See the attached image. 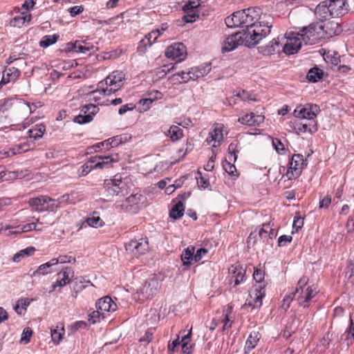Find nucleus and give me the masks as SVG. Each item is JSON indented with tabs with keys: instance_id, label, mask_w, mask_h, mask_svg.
<instances>
[{
	"instance_id": "obj_1",
	"label": "nucleus",
	"mask_w": 354,
	"mask_h": 354,
	"mask_svg": "<svg viewBox=\"0 0 354 354\" xmlns=\"http://www.w3.org/2000/svg\"><path fill=\"white\" fill-rule=\"evenodd\" d=\"M261 9L258 8H249L234 12L230 17L225 19V24L228 27L251 28L257 24V21L259 19Z\"/></svg>"
},
{
	"instance_id": "obj_2",
	"label": "nucleus",
	"mask_w": 354,
	"mask_h": 354,
	"mask_svg": "<svg viewBox=\"0 0 354 354\" xmlns=\"http://www.w3.org/2000/svg\"><path fill=\"white\" fill-rule=\"evenodd\" d=\"M124 75L122 71H115L97 84V90L104 95H109L118 91L124 84Z\"/></svg>"
},
{
	"instance_id": "obj_3",
	"label": "nucleus",
	"mask_w": 354,
	"mask_h": 354,
	"mask_svg": "<svg viewBox=\"0 0 354 354\" xmlns=\"http://www.w3.org/2000/svg\"><path fill=\"white\" fill-rule=\"evenodd\" d=\"M270 26L262 28L261 26H254L251 28L243 29L238 32L241 35L243 45L248 47H253L257 45L263 37H265L270 32Z\"/></svg>"
},
{
	"instance_id": "obj_4",
	"label": "nucleus",
	"mask_w": 354,
	"mask_h": 354,
	"mask_svg": "<svg viewBox=\"0 0 354 354\" xmlns=\"http://www.w3.org/2000/svg\"><path fill=\"white\" fill-rule=\"evenodd\" d=\"M104 194L106 197L124 196L128 194L129 187L120 176L115 175L113 178L104 181Z\"/></svg>"
},
{
	"instance_id": "obj_5",
	"label": "nucleus",
	"mask_w": 354,
	"mask_h": 354,
	"mask_svg": "<svg viewBox=\"0 0 354 354\" xmlns=\"http://www.w3.org/2000/svg\"><path fill=\"white\" fill-rule=\"evenodd\" d=\"M299 32L305 44H315L324 38V32L319 23L310 24L302 28Z\"/></svg>"
},
{
	"instance_id": "obj_6",
	"label": "nucleus",
	"mask_w": 354,
	"mask_h": 354,
	"mask_svg": "<svg viewBox=\"0 0 354 354\" xmlns=\"http://www.w3.org/2000/svg\"><path fill=\"white\" fill-rule=\"evenodd\" d=\"M160 281L161 279L156 275H153L147 279L136 292L138 299L140 301H144L147 299H151L157 294L160 289Z\"/></svg>"
},
{
	"instance_id": "obj_7",
	"label": "nucleus",
	"mask_w": 354,
	"mask_h": 354,
	"mask_svg": "<svg viewBox=\"0 0 354 354\" xmlns=\"http://www.w3.org/2000/svg\"><path fill=\"white\" fill-rule=\"evenodd\" d=\"M281 39H286L282 50L287 55H293L297 53L303 42L299 32L295 31L286 32L285 37Z\"/></svg>"
},
{
	"instance_id": "obj_8",
	"label": "nucleus",
	"mask_w": 354,
	"mask_h": 354,
	"mask_svg": "<svg viewBox=\"0 0 354 354\" xmlns=\"http://www.w3.org/2000/svg\"><path fill=\"white\" fill-rule=\"evenodd\" d=\"M265 295V287L261 284L254 285L249 291V297L245 305L253 308H260L262 305V299Z\"/></svg>"
},
{
	"instance_id": "obj_9",
	"label": "nucleus",
	"mask_w": 354,
	"mask_h": 354,
	"mask_svg": "<svg viewBox=\"0 0 354 354\" xmlns=\"http://www.w3.org/2000/svg\"><path fill=\"white\" fill-rule=\"evenodd\" d=\"M319 106L315 104L299 105L294 111V116L301 119L313 120L320 112Z\"/></svg>"
},
{
	"instance_id": "obj_10",
	"label": "nucleus",
	"mask_w": 354,
	"mask_h": 354,
	"mask_svg": "<svg viewBox=\"0 0 354 354\" xmlns=\"http://www.w3.org/2000/svg\"><path fill=\"white\" fill-rule=\"evenodd\" d=\"M127 251L136 254H145L149 250V242L147 238L134 239L125 244Z\"/></svg>"
},
{
	"instance_id": "obj_11",
	"label": "nucleus",
	"mask_w": 354,
	"mask_h": 354,
	"mask_svg": "<svg viewBox=\"0 0 354 354\" xmlns=\"http://www.w3.org/2000/svg\"><path fill=\"white\" fill-rule=\"evenodd\" d=\"M73 276V270L69 267H66L57 274L56 281L52 284L49 292H50L55 290L57 288H62L65 286L66 284L71 282Z\"/></svg>"
},
{
	"instance_id": "obj_12",
	"label": "nucleus",
	"mask_w": 354,
	"mask_h": 354,
	"mask_svg": "<svg viewBox=\"0 0 354 354\" xmlns=\"http://www.w3.org/2000/svg\"><path fill=\"white\" fill-rule=\"evenodd\" d=\"M318 290L313 286H308L305 289H302L299 294H297L296 299L300 306L306 308L309 306V302L317 294Z\"/></svg>"
},
{
	"instance_id": "obj_13",
	"label": "nucleus",
	"mask_w": 354,
	"mask_h": 354,
	"mask_svg": "<svg viewBox=\"0 0 354 354\" xmlns=\"http://www.w3.org/2000/svg\"><path fill=\"white\" fill-rule=\"evenodd\" d=\"M83 111L86 115H78L75 117L73 121L76 123L83 124L93 120V116L99 111L97 106L89 104L84 106Z\"/></svg>"
},
{
	"instance_id": "obj_14",
	"label": "nucleus",
	"mask_w": 354,
	"mask_h": 354,
	"mask_svg": "<svg viewBox=\"0 0 354 354\" xmlns=\"http://www.w3.org/2000/svg\"><path fill=\"white\" fill-rule=\"evenodd\" d=\"M327 1L332 17H342L347 13L348 6L346 0H330Z\"/></svg>"
},
{
	"instance_id": "obj_15",
	"label": "nucleus",
	"mask_w": 354,
	"mask_h": 354,
	"mask_svg": "<svg viewBox=\"0 0 354 354\" xmlns=\"http://www.w3.org/2000/svg\"><path fill=\"white\" fill-rule=\"evenodd\" d=\"M165 55L168 58L177 59L180 62L183 60L186 56L185 46L182 43L171 45L167 48Z\"/></svg>"
},
{
	"instance_id": "obj_16",
	"label": "nucleus",
	"mask_w": 354,
	"mask_h": 354,
	"mask_svg": "<svg viewBox=\"0 0 354 354\" xmlns=\"http://www.w3.org/2000/svg\"><path fill=\"white\" fill-rule=\"evenodd\" d=\"M304 164V157L301 154H294L290 162V167L287 172L289 178L300 174Z\"/></svg>"
},
{
	"instance_id": "obj_17",
	"label": "nucleus",
	"mask_w": 354,
	"mask_h": 354,
	"mask_svg": "<svg viewBox=\"0 0 354 354\" xmlns=\"http://www.w3.org/2000/svg\"><path fill=\"white\" fill-rule=\"evenodd\" d=\"M241 45H243L241 35L238 32H236L234 34L227 36L223 41L222 52L225 53L232 51L236 48L239 46Z\"/></svg>"
},
{
	"instance_id": "obj_18",
	"label": "nucleus",
	"mask_w": 354,
	"mask_h": 354,
	"mask_svg": "<svg viewBox=\"0 0 354 354\" xmlns=\"http://www.w3.org/2000/svg\"><path fill=\"white\" fill-rule=\"evenodd\" d=\"M140 197L141 195L132 194L127 197L124 201L122 202H118L115 204V207L120 210L129 212L135 209V205H137L139 203L140 201Z\"/></svg>"
},
{
	"instance_id": "obj_19",
	"label": "nucleus",
	"mask_w": 354,
	"mask_h": 354,
	"mask_svg": "<svg viewBox=\"0 0 354 354\" xmlns=\"http://www.w3.org/2000/svg\"><path fill=\"white\" fill-rule=\"evenodd\" d=\"M321 26L324 32V38L325 37H332L338 35L342 32L339 23L335 21H323V24H321Z\"/></svg>"
},
{
	"instance_id": "obj_20",
	"label": "nucleus",
	"mask_w": 354,
	"mask_h": 354,
	"mask_svg": "<svg viewBox=\"0 0 354 354\" xmlns=\"http://www.w3.org/2000/svg\"><path fill=\"white\" fill-rule=\"evenodd\" d=\"M229 273L232 279H234V286L243 281L245 278V269L239 264L232 265L229 268Z\"/></svg>"
},
{
	"instance_id": "obj_21",
	"label": "nucleus",
	"mask_w": 354,
	"mask_h": 354,
	"mask_svg": "<svg viewBox=\"0 0 354 354\" xmlns=\"http://www.w3.org/2000/svg\"><path fill=\"white\" fill-rule=\"evenodd\" d=\"M93 159H97L95 164V168L97 169H104L109 167L111 165L112 162H118L119 160L118 154H112L111 156H97L93 158Z\"/></svg>"
},
{
	"instance_id": "obj_22",
	"label": "nucleus",
	"mask_w": 354,
	"mask_h": 354,
	"mask_svg": "<svg viewBox=\"0 0 354 354\" xmlns=\"http://www.w3.org/2000/svg\"><path fill=\"white\" fill-rule=\"evenodd\" d=\"M94 48L93 46H84L82 41H75V42H68L66 44L64 50L68 53H86Z\"/></svg>"
},
{
	"instance_id": "obj_23",
	"label": "nucleus",
	"mask_w": 354,
	"mask_h": 354,
	"mask_svg": "<svg viewBox=\"0 0 354 354\" xmlns=\"http://www.w3.org/2000/svg\"><path fill=\"white\" fill-rule=\"evenodd\" d=\"M315 14L317 17L322 21H326L330 17H332L330 10L327 1L321 2L315 9Z\"/></svg>"
},
{
	"instance_id": "obj_24",
	"label": "nucleus",
	"mask_w": 354,
	"mask_h": 354,
	"mask_svg": "<svg viewBox=\"0 0 354 354\" xmlns=\"http://www.w3.org/2000/svg\"><path fill=\"white\" fill-rule=\"evenodd\" d=\"M96 307L101 311L109 312L116 310V304L110 297H104L100 299L96 303Z\"/></svg>"
},
{
	"instance_id": "obj_25",
	"label": "nucleus",
	"mask_w": 354,
	"mask_h": 354,
	"mask_svg": "<svg viewBox=\"0 0 354 354\" xmlns=\"http://www.w3.org/2000/svg\"><path fill=\"white\" fill-rule=\"evenodd\" d=\"M263 121V116L257 115L254 113H247L238 119L239 122H240L242 124H246L248 126L259 124Z\"/></svg>"
},
{
	"instance_id": "obj_26",
	"label": "nucleus",
	"mask_w": 354,
	"mask_h": 354,
	"mask_svg": "<svg viewBox=\"0 0 354 354\" xmlns=\"http://www.w3.org/2000/svg\"><path fill=\"white\" fill-rule=\"evenodd\" d=\"M19 75V71L15 67L5 69L3 73L2 79L0 82V87L11 81L15 80Z\"/></svg>"
},
{
	"instance_id": "obj_27",
	"label": "nucleus",
	"mask_w": 354,
	"mask_h": 354,
	"mask_svg": "<svg viewBox=\"0 0 354 354\" xmlns=\"http://www.w3.org/2000/svg\"><path fill=\"white\" fill-rule=\"evenodd\" d=\"M71 257L59 256L58 258L52 259L48 262L46 263V274L53 271H57V266L59 263H64L71 262Z\"/></svg>"
},
{
	"instance_id": "obj_28",
	"label": "nucleus",
	"mask_w": 354,
	"mask_h": 354,
	"mask_svg": "<svg viewBox=\"0 0 354 354\" xmlns=\"http://www.w3.org/2000/svg\"><path fill=\"white\" fill-rule=\"evenodd\" d=\"M31 19V15L27 13H21V15L16 16L10 20V24L13 27L20 28L26 22H29Z\"/></svg>"
},
{
	"instance_id": "obj_29",
	"label": "nucleus",
	"mask_w": 354,
	"mask_h": 354,
	"mask_svg": "<svg viewBox=\"0 0 354 354\" xmlns=\"http://www.w3.org/2000/svg\"><path fill=\"white\" fill-rule=\"evenodd\" d=\"M28 148H25L24 146L18 145L15 147L10 148L8 149H4L0 151V159L6 158L15 156L17 153H20L22 151H26Z\"/></svg>"
},
{
	"instance_id": "obj_30",
	"label": "nucleus",
	"mask_w": 354,
	"mask_h": 354,
	"mask_svg": "<svg viewBox=\"0 0 354 354\" xmlns=\"http://www.w3.org/2000/svg\"><path fill=\"white\" fill-rule=\"evenodd\" d=\"M184 204L182 201H178L175 204L169 211V216L175 220L180 218L184 214Z\"/></svg>"
},
{
	"instance_id": "obj_31",
	"label": "nucleus",
	"mask_w": 354,
	"mask_h": 354,
	"mask_svg": "<svg viewBox=\"0 0 354 354\" xmlns=\"http://www.w3.org/2000/svg\"><path fill=\"white\" fill-rule=\"evenodd\" d=\"M166 136L169 137L173 142H176L183 136V131L179 127L172 125L167 131Z\"/></svg>"
},
{
	"instance_id": "obj_32",
	"label": "nucleus",
	"mask_w": 354,
	"mask_h": 354,
	"mask_svg": "<svg viewBox=\"0 0 354 354\" xmlns=\"http://www.w3.org/2000/svg\"><path fill=\"white\" fill-rule=\"evenodd\" d=\"M36 222L32 221L30 223L24 225L22 226L18 225L16 227V229H19L21 232H26L32 230L41 231L43 230V223L39 222L38 219L35 220Z\"/></svg>"
},
{
	"instance_id": "obj_33",
	"label": "nucleus",
	"mask_w": 354,
	"mask_h": 354,
	"mask_svg": "<svg viewBox=\"0 0 354 354\" xmlns=\"http://www.w3.org/2000/svg\"><path fill=\"white\" fill-rule=\"evenodd\" d=\"M35 251V248L32 246L21 250L13 256L12 260L14 262H20L24 258L32 255Z\"/></svg>"
},
{
	"instance_id": "obj_34",
	"label": "nucleus",
	"mask_w": 354,
	"mask_h": 354,
	"mask_svg": "<svg viewBox=\"0 0 354 354\" xmlns=\"http://www.w3.org/2000/svg\"><path fill=\"white\" fill-rule=\"evenodd\" d=\"M259 339V333L257 332H252L249 335L245 346V352L248 353L253 349L257 345Z\"/></svg>"
},
{
	"instance_id": "obj_35",
	"label": "nucleus",
	"mask_w": 354,
	"mask_h": 354,
	"mask_svg": "<svg viewBox=\"0 0 354 354\" xmlns=\"http://www.w3.org/2000/svg\"><path fill=\"white\" fill-rule=\"evenodd\" d=\"M195 248L193 246H189L184 250L181 254V260L183 266H189L191 263V260H194Z\"/></svg>"
},
{
	"instance_id": "obj_36",
	"label": "nucleus",
	"mask_w": 354,
	"mask_h": 354,
	"mask_svg": "<svg viewBox=\"0 0 354 354\" xmlns=\"http://www.w3.org/2000/svg\"><path fill=\"white\" fill-rule=\"evenodd\" d=\"M28 136L30 138L37 140L42 138L44 134V127L42 124H37L34 127L28 131Z\"/></svg>"
},
{
	"instance_id": "obj_37",
	"label": "nucleus",
	"mask_w": 354,
	"mask_h": 354,
	"mask_svg": "<svg viewBox=\"0 0 354 354\" xmlns=\"http://www.w3.org/2000/svg\"><path fill=\"white\" fill-rule=\"evenodd\" d=\"M323 71L319 68L314 67L309 70L307 74V79L312 82H316L322 79Z\"/></svg>"
},
{
	"instance_id": "obj_38",
	"label": "nucleus",
	"mask_w": 354,
	"mask_h": 354,
	"mask_svg": "<svg viewBox=\"0 0 354 354\" xmlns=\"http://www.w3.org/2000/svg\"><path fill=\"white\" fill-rule=\"evenodd\" d=\"M30 300L28 298L19 299L15 306V310L18 315L24 314V312L26 310L27 306H29Z\"/></svg>"
},
{
	"instance_id": "obj_39",
	"label": "nucleus",
	"mask_w": 354,
	"mask_h": 354,
	"mask_svg": "<svg viewBox=\"0 0 354 354\" xmlns=\"http://www.w3.org/2000/svg\"><path fill=\"white\" fill-rule=\"evenodd\" d=\"M64 334V329L63 326L59 328L58 326L56 328L51 329V338L52 341L57 344L62 339L63 335Z\"/></svg>"
},
{
	"instance_id": "obj_40",
	"label": "nucleus",
	"mask_w": 354,
	"mask_h": 354,
	"mask_svg": "<svg viewBox=\"0 0 354 354\" xmlns=\"http://www.w3.org/2000/svg\"><path fill=\"white\" fill-rule=\"evenodd\" d=\"M238 147H239V141L238 140H234L229 145V147H228V153H229L228 158L230 161L235 162L236 160V158H237L236 153L239 152Z\"/></svg>"
},
{
	"instance_id": "obj_41",
	"label": "nucleus",
	"mask_w": 354,
	"mask_h": 354,
	"mask_svg": "<svg viewBox=\"0 0 354 354\" xmlns=\"http://www.w3.org/2000/svg\"><path fill=\"white\" fill-rule=\"evenodd\" d=\"M317 124L313 125L307 124H299L297 125V130L300 133H314L317 131Z\"/></svg>"
},
{
	"instance_id": "obj_42",
	"label": "nucleus",
	"mask_w": 354,
	"mask_h": 354,
	"mask_svg": "<svg viewBox=\"0 0 354 354\" xmlns=\"http://www.w3.org/2000/svg\"><path fill=\"white\" fill-rule=\"evenodd\" d=\"M151 104V100L145 97L139 100L136 108L141 113L145 112L150 109Z\"/></svg>"
},
{
	"instance_id": "obj_43",
	"label": "nucleus",
	"mask_w": 354,
	"mask_h": 354,
	"mask_svg": "<svg viewBox=\"0 0 354 354\" xmlns=\"http://www.w3.org/2000/svg\"><path fill=\"white\" fill-rule=\"evenodd\" d=\"M210 137L212 138V140H214L215 142L220 143L223 139V126L217 125L214 128V131L210 133Z\"/></svg>"
},
{
	"instance_id": "obj_44",
	"label": "nucleus",
	"mask_w": 354,
	"mask_h": 354,
	"mask_svg": "<svg viewBox=\"0 0 354 354\" xmlns=\"http://www.w3.org/2000/svg\"><path fill=\"white\" fill-rule=\"evenodd\" d=\"M29 204L35 208V210L42 212L44 209L43 205L44 204V198L43 196L31 198L29 201Z\"/></svg>"
},
{
	"instance_id": "obj_45",
	"label": "nucleus",
	"mask_w": 354,
	"mask_h": 354,
	"mask_svg": "<svg viewBox=\"0 0 354 354\" xmlns=\"http://www.w3.org/2000/svg\"><path fill=\"white\" fill-rule=\"evenodd\" d=\"M194 73H196V79L203 77L208 74L211 71L209 64L202 65L198 67H194Z\"/></svg>"
},
{
	"instance_id": "obj_46",
	"label": "nucleus",
	"mask_w": 354,
	"mask_h": 354,
	"mask_svg": "<svg viewBox=\"0 0 354 354\" xmlns=\"http://www.w3.org/2000/svg\"><path fill=\"white\" fill-rule=\"evenodd\" d=\"M97 159H91L87 162H86L82 167V171L80 173V176H86L87 175L92 169H96L95 168V164Z\"/></svg>"
},
{
	"instance_id": "obj_47",
	"label": "nucleus",
	"mask_w": 354,
	"mask_h": 354,
	"mask_svg": "<svg viewBox=\"0 0 354 354\" xmlns=\"http://www.w3.org/2000/svg\"><path fill=\"white\" fill-rule=\"evenodd\" d=\"M350 328L345 332V340L347 342L348 345L352 344L353 341L354 340V321L352 317L350 318Z\"/></svg>"
},
{
	"instance_id": "obj_48",
	"label": "nucleus",
	"mask_w": 354,
	"mask_h": 354,
	"mask_svg": "<svg viewBox=\"0 0 354 354\" xmlns=\"http://www.w3.org/2000/svg\"><path fill=\"white\" fill-rule=\"evenodd\" d=\"M86 223L89 226L98 227L103 225L104 222L99 216L93 214L91 217L86 219Z\"/></svg>"
},
{
	"instance_id": "obj_49",
	"label": "nucleus",
	"mask_w": 354,
	"mask_h": 354,
	"mask_svg": "<svg viewBox=\"0 0 354 354\" xmlns=\"http://www.w3.org/2000/svg\"><path fill=\"white\" fill-rule=\"evenodd\" d=\"M153 41H151V40H149L147 38H144L142 39L138 46V52L140 53V54H144L147 49L149 47H151L153 44Z\"/></svg>"
},
{
	"instance_id": "obj_50",
	"label": "nucleus",
	"mask_w": 354,
	"mask_h": 354,
	"mask_svg": "<svg viewBox=\"0 0 354 354\" xmlns=\"http://www.w3.org/2000/svg\"><path fill=\"white\" fill-rule=\"evenodd\" d=\"M122 142V138H119L118 136L113 137L112 138L106 140L102 142L99 143V145H104L106 148L113 147L117 146L119 143Z\"/></svg>"
},
{
	"instance_id": "obj_51",
	"label": "nucleus",
	"mask_w": 354,
	"mask_h": 354,
	"mask_svg": "<svg viewBox=\"0 0 354 354\" xmlns=\"http://www.w3.org/2000/svg\"><path fill=\"white\" fill-rule=\"evenodd\" d=\"M32 335V330L30 328L26 327L24 329L21 337L20 339V343L26 344L30 342V337Z\"/></svg>"
},
{
	"instance_id": "obj_52",
	"label": "nucleus",
	"mask_w": 354,
	"mask_h": 354,
	"mask_svg": "<svg viewBox=\"0 0 354 354\" xmlns=\"http://www.w3.org/2000/svg\"><path fill=\"white\" fill-rule=\"evenodd\" d=\"M304 225V218L301 217L299 212H297L294 217L292 227L297 232Z\"/></svg>"
},
{
	"instance_id": "obj_53",
	"label": "nucleus",
	"mask_w": 354,
	"mask_h": 354,
	"mask_svg": "<svg viewBox=\"0 0 354 354\" xmlns=\"http://www.w3.org/2000/svg\"><path fill=\"white\" fill-rule=\"evenodd\" d=\"M223 167L225 171L230 174V176H236L235 174L236 172V167L231 163V161L225 160L223 164Z\"/></svg>"
},
{
	"instance_id": "obj_54",
	"label": "nucleus",
	"mask_w": 354,
	"mask_h": 354,
	"mask_svg": "<svg viewBox=\"0 0 354 354\" xmlns=\"http://www.w3.org/2000/svg\"><path fill=\"white\" fill-rule=\"evenodd\" d=\"M235 97H237L240 100L246 101V100H255V98L252 96V95L245 91L244 90L241 91H238L235 94Z\"/></svg>"
},
{
	"instance_id": "obj_55",
	"label": "nucleus",
	"mask_w": 354,
	"mask_h": 354,
	"mask_svg": "<svg viewBox=\"0 0 354 354\" xmlns=\"http://www.w3.org/2000/svg\"><path fill=\"white\" fill-rule=\"evenodd\" d=\"M331 203V197L329 195H325L323 196H320L319 198V207L322 208H328L330 204Z\"/></svg>"
},
{
	"instance_id": "obj_56",
	"label": "nucleus",
	"mask_w": 354,
	"mask_h": 354,
	"mask_svg": "<svg viewBox=\"0 0 354 354\" xmlns=\"http://www.w3.org/2000/svg\"><path fill=\"white\" fill-rule=\"evenodd\" d=\"M308 279L306 277H302L298 281L297 283V288H296V290L294 293H292V295L294 296L297 295V294H299V292L302 290V289H305V286H306L307 283H308Z\"/></svg>"
},
{
	"instance_id": "obj_57",
	"label": "nucleus",
	"mask_w": 354,
	"mask_h": 354,
	"mask_svg": "<svg viewBox=\"0 0 354 354\" xmlns=\"http://www.w3.org/2000/svg\"><path fill=\"white\" fill-rule=\"evenodd\" d=\"M102 315V313L100 312V310H94L88 315V322L91 324H95L98 322L100 319V317Z\"/></svg>"
},
{
	"instance_id": "obj_58",
	"label": "nucleus",
	"mask_w": 354,
	"mask_h": 354,
	"mask_svg": "<svg viewBox=\"0 0 354 354\" xmlns=\"http://www.w3.org/2000/svg\"><path fill=\"white\" fill-rule=\"evenodd\" d=\"M46 204L47 205L46 210L53 212L58 207L59 201L57 202L54 199L46 197Z\"/></svg>"
},
{
	"instance_id": "obj_59",
	"label": "nucleus",
	"mask_w": 354,
	"mask_h": 354,
	"mask_svg": "<svg viewBox=\"0 0 354 354\" xmlns=\"http://www.w3.org/2000/svg\"><path fill=\"white\" fill-rule=\"evenodd\" d=\"M163 97V95L161 92L157 90H153L147 93V98L151 100V102L153 103L154 101L160 100Z\"/></svg>"
},
{
	"instance_id": "obj_60",
	"label": "nucleus",
	"mask_w": 354,
	"mask_h": 354,
	"mask_svg": "<svg viewBox=\"0 0 354 354\" xmlns=\"http://www.w3.org/2000/svg\"><path fill=\"white\" fill-rule=\"evenodd\" d=\"M75 193H71L70 194H65L62 196L61 198L58 199L59 203H75V200L74 198V195Z\"/></svg>"
},
{
	"instance_id": "obj_61",
	"label": "nucleus",
	"mask_w": 354,
	"mask_h": 354,
	"mask_svg": "<svg viewBox=\"0 0 354 354\" xmlns=\"http://www.w3.org/2000/svg\"><path fill=\"white\" fill-rule=\"evenodd\" d=\"M272 145L278 153L282 154L284 151V145L280 140L274 138L272 140Z\"/></svg>"
},
{
	"instance_id": "obj_62",
	"label": "nucleus",
	"mask_w": 354,
	"mask_h": 354,
	"mask_svg": "<svg viewBox=\"0 0 354 354\" xmlns=\"http://www.w3.org/2000/svg\"><path fill=\"white\" fill-rule=\"evenodd\" d=\"M153 339V333L148 330L146 331L145 334L140 338V342L143 344L144 345L148 344Z\"/></svg>"
},
{
	"instance_id": "obj_63",
	"label": "nucleus",
	"mask_w": 354,
	"mask_h": 354,
	"mask_svg": "<svg viewBox=\"0 0 354 354\" xmlns=\"http://www.w3.org/2000/svg\"><path fill=\"white\" fill-rule=\"evenodd\" d=\"M208 253V250L205 248H200L194 254V261L198 262L202 259Z\"/></svg>"
},
{
	"instance_id": "obj_64",
	"label": "nucleus",
	"mask_w": 354,
	"mask_h": 354,
	"mask_svg": "<svg viewBox=\"0 0 354 354\" xmlns=\"http://www.w3.org/2000/svg\"><path fill=\"white\" fill-rule=\"evenodd\" d=\"M346 275L348 278H351L354 275V259L348 261L346 268Z\"/></svg>"
}]
</instances>
